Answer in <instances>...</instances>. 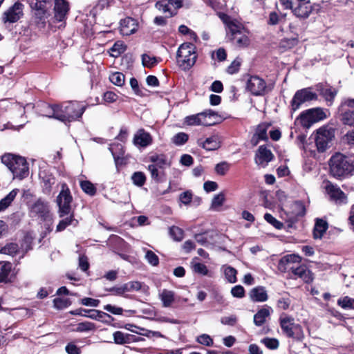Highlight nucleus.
Wrapping results in <instances>:
<instances>
[{"mask_svg": "<svg viewBox=\"0 0 354 354\" xmlns=\"http://www.w3.org/2000/svg\"><path fill=\"white\" fill-rule=\"evenodd\" d=\"M158 297L162 304V306L169 308L171 306L175 301V293L172 290L163 289L159 291Z\"/></svg>", "mask_w": 354, "mask_h": 354, "instance_id": "a878e982", "label": "nucleus"}, {"mask_svg": "<svg viewBox=\"0 0 354 354\" xmlns=\"http://www.w3.org/2000/svg\"><path fill=\"white\" fill-rule=\"evenodd\" d=\"M197 55L195 46L192 43L182 44L177 51L176 62L178 66L184 71L190 69L196 61Z\"/></svg>", "mask_w": 354, "mask_h": 354, "instance_id": "20e7f679", "label": "nucleus"}, {"mask_svg": "<svg viewBox=\"0 0 354 354\" xmlns=\"http://www.w3.org/2000/svg\"><path fill=\"white\" fill-rule=\"evenodd\" d=\"M328 224L326 221L322 219H317L313 230L314 238H322L323 234L326 232Z\"/></svg>", "mask_w": 354, "mask_h": 354, "instance_id": "7c9ffc66", "label": "nucleus"}, {"mask_svg": "<svg viewBox=\"0 0 354 354\" xmlns=\"http://www.w3.org/2000/svg\"><path fill=\"white\" fill-rule=\"evenodd\" d=\"M150 160L153 162L152 165H156L159 169H164L166 166L169 165L165 156L162 154L151 156Z\"/></svg>", "mask_w": 354, "mask_h": 354, "instance_id": "c9c22d12", "label": "nucleus"}, {"mask_svg": "<svg viewBox=\"0 0 354 354\" xmlns=\"http://www.w3.org/2000/svg\"><path fill=\"white\" fill-rule=\"evenodd\" d=\"M273 157L270 150L268 149L266 147L260 146L256 153L255 162L265 167L272 160Z\"/></svg>", "mask_w": 354, "mask_h": 354, "instance_id": "aec40b11", "label": "nucleus"}, {"mask_svg": "<svg viewBox=\"0 0 354 354\" xmlns=\"http://www.w3.org/2000/svg\"><path fill=\"white\" fill-rule=\"evenodd\" d=\"M290 305V300L288 297H282L277 301V307L281 310H287Z\"/></svg>", "mask_w": 354, "mask_h": 354, "instance_id": "774afa93", "label": "nucleus"}, {"mask_svg": "<svg viewBox=\"0 0 354 354\" xmlns=\"http://www.w3.org/2000/svg\"><path fill=\"white\" fill-rule=\"evenodd\" d=\"M104 310L116 315H120L123 313V309L122 308L111 304L105 305L104 306Z\"/></svg>", "mask_w": 354, "mask_h": 354, "instance_id": "338daca9", "label": "nucleus"}, {"mask_svg": "<svg viewBox=\"0 0 354 354\" xmlns=\"http://www.w3.org/2000/svg\"><path fill=\"white\" fill-rule=\"evenodd\" d=\"M337 304L344 309H354V299L349 297L339 299Z\"/></svg>", "mask_w": 354, "mask_h": 354, "instance_id": "c03bdc74", "label": "nucleus"}, {"mask_svg": "<svg viewBox=\"0 0 354 354\" xmlns=\"http://www.w3.org/2000/svg\"><path fill=\"white\" fill-rule=\"evenodd\" d=\"M84 313H88V315L86 314V315H84V316L90 317L93 319H97V320H102V319H104L105 317H109V318L111 317V316L109 315H108L107 313L102 312V311L97 310H84Z\"/></svg>", "mask_w": 354, "mask_h": 354, "instance_id": "4c0bfd02", "label": "nucleus"}, {"mask_svg": "<svg viewBox=\"0 0 354 354\" xmlns=\"http://www.w3.org/2000/svg\"><path fill=\"white\" fill-rule=\"evenodd\" d=\"M326 118V114L321 108H313L302 112L297 121L304 127L308 128L313 123L317 122Z\"/></svg>", "mask_w": 354, "mask_h": 354, "instance_id": "1a4fd4ad", "label": "nucleus"}, {"mask_svg": "<svg viewBox=\"0 0 354 354\" xmlns=\"http://www.w3.org/2000/svg\"><path fill=\"white\" fill-rule=\"evenodd\" d=\"M137 30V24L136 21L131 18H125L120 21V31L123 35H130L133 34Z\"/></svg>", "mask_w": 354, "mask_h": 354, "instance_id": "4be33fe9", "label": "nucleus"}, {"mask_svg": "<svg viewBox=\"0 0 354 354\" xmlns=\"http://www.w3.org/2000/svg\"><path fill=\"white\" fill-rule=\"evenodd\" d=\"M305 214V207L302 203L296 201L292 203L289 209L282 207L281 212V217L282 219L291 224L295 223L298 216H301Z\"/></svg>", "mask_w": 354, "mask_h": 354, "instance_id": "f8f14e48", "label": "nucleus"}, {"mask_svg": "<svg viewBox=\"0 0 354 354\" xmlns=\"http://www.w3.org/2000/svg\"><path fill=\"white\" fill-rule=\"evenodd\" d=\"M94 329V324L91 322H81L77 324L76 329H75L77 332H86L92 330Z\"/></svg>", "mask_w": 354, "mask_h": 354, "instance_id": "5fc2aeb1", "label": "nucleus"}, {"mask_svg": "<svg viewBox=\"0 0 354 354\" xmlns=\"http://www.w3.org/2000/svg\"><path fill=\"white\" fill-rule=\"evenodd\" d=\"M80 187L86 194L90 196H93L96 193V188L94 185L88 180L81 181Z\"/></svg>", "mask_w": 354, "mask_h": 354, "instance_id": "79ce46f5", "label": "nucleus"}, {"mask_svg": "<svg viewBox=\"0 0 354 354\" xmlns=\"http://www.w3.org/2000/svg\"><path fill=\"white\" fill-rule=\"evenodd\" d=\"M1 162L12 173L14 178L23 179L29 174L28 165L26 159L13 154H5L1 157Z\"/></svg>", "mask_w": 354, "mask_h": 354, "instance_id": "7ed1b4c3", "label": "nucleus"}, {"mask_svg": "<svg viewBox=\"0 0 354 354\" xmlns=\"http://www.w3.org/2000/svg\"><path fill=\"white\" fill-rule=\"evenodd\" d=\"M271 309L270 308H262L254 315V323L257 326H262L266 321V319L270 315Z\"/></svg>", "mask_w": 354, "mask_h": 354, "instance_id": "c85d7f7f", "label": "nucleus"}, {"mask_svg": "<svg viewBox=\"0 0 354 354\" xmlns=\"http://www.w3.org/2000/svg\"><path fill=\"white\" fill-rule=\"evenodd\" d=\"M189 136L187 133L180 132L172 138V142L176 145H183L188 140Z\"/></svg>", "mask_w": 354, "mask_h": 354, "instance_id": "de8ad7c7", "label": "nucleus"}, {"mask_svg": "<svg viewBox=\"0 0 354 354\" xmlns=\"http://www.w3.org/2000/svg\"><path fill=\"white\" fill-rule=\"evenodd\" d=\"M228 28V34L230 39L240 48L245 47L250 44L248 32L243 26L234 21H225Z\"/></svg>", "mask_w": 354, "mask_h": 354, "instance_id": "423d86ee", "label": "nucleus"}, {"mask_svg": "<svg viewBox=\"0 0 354 354\" xmlns=\"http://www.w3.org/2000/svg\"><path fill=\"white\" fill-rule=\"evenodd\" d=\"M326 189L330 198L336 201L344 202L346 199L344 193L335 185L328 184Z\"/></svg>", "mask_w": 354, "mask_h": 354, "instance_id": "cd10ccee", "label": "nucleus"}, {"mask_svg": "<svg viewBox=\"0 0 354 354\" xmlns=\"http://www.w3.org/2000/svg\"><path fill=\"white\" fill-rule=\"evenodd\" d=\"M72 202V196L70 190L66 184L62 185V190L57 197V203L59 207V217H64L70 214L71 212V203Z\"/></svg>", "mask_w": 354, "mask_h": 354, "instance_id": "9d476101", "label": "nucleus"}, {"mask_svg": "<svg viewBox=\"0 0 354 354\" xmlns=\"http://www.w3.org/2000/svg\"><path fill=\"white\" fill-rule=\"evenodd\" d=\"M217 116V114L212 110L208 109L205 110L203 112L199 113L200 118V125L203 126H211L216 123L215 118Z\"/></svg>", "mask_w": 354, "mask_h": 354, "instance_id": "bb28decb", "label": "nucleus"}, {"mask_svg": "<svg viewBox=\"0 0 354 354\" xmlns=\"http://www.w3.org/2000/svg\"><path fill=\"white\" fill-rule=\"evenodd\" d=\"M53 0H30V5L35 10L34 20L39 28L46 26L48 18L47 10L51 6Z\"/></svg>", "mask_w": 354, "mask_h": 354, "instance_id": "0eeeda50", "label": "nucleus"}, {"mask_svg": "<svg viewBox=\"0 0 354 354\" xmlns=\"http://www.w3.org/2000/svg\"><path fill=\"white\" fill-rule=\"evenodd\" d=\"M19 192V189H12L7 196L0 201V212L5 210L14 201Z\"/></svg>", "mask_w": 354, "mask_h": 354, "instance_id": "473e14b6", "label": "nucleus"}, {"mask_svg": "<svg viewBox=\"0 0 354 354\" xmlns=\"http://www.w3.org/2000/svg\"><path fill=\"white\" fill-rule=\"evenodd\" d=\"M225 200V194L223 192L215 195L212 198L211 203V208L213 209H217L221 207Z\"/></svg>", "mask_w": 354, "mask_h": 354, "instance_id": "37998d69", "label": "nucleus"}, {"mask_svg": "<svg viewBox=\"0 0 354 354\" xmlns=\"http://www.w3.org/2000/svg\"><path fill=\"white\" fill-rule=\"evenodd\" d=\"M51 112L46 116L55 118L64 122H70L81 118L86 109L82 104L73 102H66L61 105L48 106Z\"/></svg>", "mask_w": 354, "mask_h": 354, "instance_id": "f257e3e1", "label": "nucleus"}, {"mask_svg": "<svg viewBox=\"0 0 354 354\" xmlns=\"http://www.w3.org/2000/svg\"><path fill=\"white\" fill-rule=\"evenodd\" d=\"M197 145L206 151H214L221 147V139L218 135L214 134L205 139H198Z\"/></svg>", "mask_w": 354, "mask_h": 354, "instance_id": "dca6fc26", "label": "nucleus"}, {"mask_svg": "<svg viewBox=\"0 0 354 354\" xmlns=\"http://www.w3.org/2000/svg\"><path fill=\"white\" fill-rule=\"evenodd\" d=\"M145 259L151 265L156 266L159 263V259L158 256L152 251L147 250L145 254Z\"/></svg>", "mask_w": 354, "mask_h": 354, "instance_id": "603ef678", "label": "nucleus"}, {"mask_svg": "<svg viewBox=\"0 0 354 354\" xmlns=\"http://www.w3.org/2000/svg\"><path fill=\"white\" fill-rule=\"evenodd\" d=\"M197 342L203 345L211 346L213 345V339L207 334H203L197 337Z\"/></svg>", "mask_w": 354, "mask_h": 354, "instance_id": "bf43d9fd", "label": "nucleus"}, {"mask_svg": "<svg viewBox=\"0 0 354 354\" xmlns=\"http://www.w3.org/2000/svg\"><path fill=\"white\" fill-rule=\"evenodd\" d=\"M317 90L319 91L320 95H322L327 102L330 103H332L337 94L335 89H332L331 88L324 86L322 84L317 86Z\"/></svg>", "mask_w": 354, "mask_h": 354, "instance_id": "c756f323", "label": "nucleus"}, {"mask_svg": "<svg viewBox=\"0 0 354 354\" xmlns=\"http://www.w3.org/2000/svg\"><path fill=\"white\" fill-rule=\"evenodd\" d=\"M329 167L330 174L336 178H346L354 173V161L348 156L336 153L330 158Z\"/></svg>", "mask_w": 354, "mask_h": 354, "instance_id": "f03ea898", "label": "nucleus"}, {"mask_svg": "<svg viewBox=\"0 0 354 354\" xmlns=\"http://www.w3.org/2000/svg\"><path fill=\"white\" fill-rule=\"evenodd\" d=\"M185 123L189 126H198L200 125L199 113L187 116L185 120Z\"/></svg>", "mask_w": 354, "mask_h": 354, "instance_id": "13d9d810", "label": "nucleus"}, {"mask_svg": "<svg viewBox=\"0 0 354 354\" xmlns=\"http://www.w3.org/2000/svg\"><path fill=\"white\" fill-rule=\"evenodd\" d=\"M241 62L239 59H234L227 67V71L229 74H234L239 71Z\"/></svg>", "mask_w": 354, "mask_h": 354, "instance_id": "680f3d73", "label": "nucleus"}, {"mask_svg": "<svg viewBox=\"0 0 354 354\" xmlns=\"http://www.w3.org/2000/svg\"><path fill=\"white\" fill-rule=\"evenodd\" d=\"M261 342L269 349H277L279 347V343L278 339L275 338H263Z\"/></svg>", "mask_w": 354, "mask_h": 354, "instance_id": "8fccbe9b", "label": "nucleus"}, {"mask_svg": "<svg viewBox=\"0 0 354 354\" xmlns=\"http://www.w3.org/2000/svg\"><path fill=\"white\" fill-rule=\"evenodd\" d=\"M269 127L268 124H261L257 126L255 133L251 138V144L253 146L257 145L261 140H266L268 139L267 130Z\"/></svg>", "mask_w": 354, "mask_h": 354, "instance_id": "5701e85b", "label": "nucleus"}, {"mask_svg": "<svg viewBox=\"0 0 354 354\" xmlns=\"http://www.w3.org/2000/svg\"><path fill=\"white\" fill-rule=\"evenodd\" d=\"M313 10V6L310 5V1H307L299 2L298 6L292 9V13L300 20H305L309 17Z\"/></svg>", "mask_w": 354, "mask_h": 354, "instance_id": "6ab92c4d", "label": "nucleus"}, {"mask_svg": "<svg viewBox=\"0 0 354 354\" xmlns=\"http://www.w3.org/2000/svg\"><path fill=\"white\" fill-rule=\"evenodd\" d=\"M131 180L135 185L142 187L145 183L146 176L143 172L136 171L132 174Z\"/></svg>", "mask_w": 354, "mask_h": 354, "instance_id": "a19ab883", "label": "nucleus"}, {"mask_svg": "<svg viewBox=\"0 0 354 354\" xmlns=\"http://www.w3.org/2000/svg\"><path fill=\"white\" fill-rule=\"evenodd\" d=\"M335 137V130L330 127L319 128L316 133L315 144L318 151L324 152Z\"/></svg>", "mask_w": 354, "mask_h": 354, "instance_id": "6e6552de", "label": "nucleus"}, {"mask_svg": "<svg viewBox=\"0 0 354 354\" xmlns=\"http://www.w3.org/2000/svg\"><path fill=\"white\" fill-rule=\"evenodd\" d=\"M54 307L57 309H63L70 306L71 302L68 299L55 298L53 300Z\"/></svg>", "mask_w": 354, "mask_h": 354, "instance_id": "3c124183", "label": "nucleus"}, {"mask_svg": "<svg viewBox=\"0 0 354 354\" xmlns=\"http://www.w3.org/2000/svg\"><path fill=\"white\" fill-rule=\"evenodd\" d=\"M231 294L234 297L242 298L245 295V290L243 287L240 285L235 286L232 288Z\"/></svg>", "mask_w": 354, "mask_h": 354, "instance_id": "69168bd1", "label": "nucleus"}, {"mask_svg": "<svg viewBox=\"0 0 354 354\" xmlns=\"http://www.w3.org/2000/svg\"><path fill=\"white\" fill-rule=\"evenodd\" d=\"M114 342L117 344H124L129 343L131 340V335L124 333L121 331H116L113 333Z\"/></svg>", "mask_w": 354, "mask_h": 354, "instance_id": "58836bf2", "label": "nucleus"}, {"mask_svg": "<svg viewBox=\"0 0 354 354\" xmlns=\"http://www.w3.org/2000/svg\"><path fill=\"white\" fill-rule=\"evenodd\" d=\"M264 219L269 223L272 224L277 229H281L283 227L282 223L277 221L269 213H266L264 214Z\"/></svg>", "mask_w": 354, "mask_h": 354, "instance_id": "6e6d98bb", "label": "nucleus"}, {"mask_svg": "<svg viewBox=\"0 0 354 354\" xmlns=\"http://www.w3.org/2000/svg\"><path fill=\"white\" fill-rule=\"evenodd\" d=\"M247 88L254 95H263L266 88V82L258 76L250 77L247 82Z\"/></svg>", "mask_w": 354, "mask_h": 354, "instance_id": "4468645a", "label": "nucleus"}, {"mask_svg": "<svg viewBox=\"0 0 354 354\" xmlns=\"http://www.w3.org/2000/svg\"><path fill=\"white\" fill-rule=\"evenodd\" d=\"M230 167V164L226 161H223L218 163L215 166V171L217 174L224 176L228 171Z\"/></svg>", "mask_w": 354, "mask_h": 354, "instance_id": "a18cd8bd", "label": "nucleus"}, {"mask_svg": "<svg viewBox=\"0 0 354 354\" xmlns=\"http://www.w3.org/2000/svg\"><path fill=\"white\" fill-rule=\"evenodd\" d=\"M125 49L126 48L122 42H116L111 48V51L113 52L112 55L118 57L122 53L124 52Z\"/></svg>", "mask_w": 354, "mask_h": 354, "instance_id": "052dcab7", "label": "nucleus"}, {"mask_svg": "<svg viewBox=\"0 0 354 354\" xmlns=\"http://www.w3.org/2000/svg\"><path fill=\"white\" fill-rule=\"evenodd\" d=\"M301 261V258L297 254H288L282 257L278 263V269L281 272H287L288 270H292L295 267V264H299Z\"/></svg>", "mask_w": 354, "mask_h": 354, "instance_id": "2eb2a0df", "label": "nucleus"}, {"mask_svg": "<svg viewBox=\"0 0 354 354\" xmlns=\"http://www.w3.org/2000/svg\"><path fill=\"white\" fill-rule=\"evenodd\" d=\"M69 6L65 0L55 1V16L54 18L57 21H63L68 12Z\"/></svg>", "mask_w": 354, "mask_h": 354, "instance_id": "412c9836", "label": "nucleus"}, {"mask_svg": "<svg viewBox=\"0 0 354 354\" xmlns=\"http://www.w3.org/2000/svg\"><path fill=\"white\" fill-rule=\"evenodd\" d=\"M317 95L316 93L313 92L311 88L308 87L298 90L294 95L291 100V110L296 111L301 106L307 102L314 100H317Z\"/></svg>", "mask_w": 354, "mask_h": 354, "instance_id": "9b49d317", "label": "nucleus"}, {"mask_svg": "<svg viewBox=\"0 0 354 354\" xmlns=\"http://www.w3.org/2000/svg\"><path fill=\"white\" fill-rule=\"evenodd\" d=\"M12 264L9 262H0V283L7 282L11 272Z\"/></svg>", "mask_w": 354, "mask_h": 354, "instance_id": "72a5a7b5", "label": "nucleus"}, {"mask_svg": "<svg viewBox=\"0 0 354 354\" xmlns=\"http://www.w3.org/2000/svg\"><path fill=\"white\" fill-rule=\"evenodd\" d=\"M32 216H38L43 221H51L49 205L47 202L41 199L37 200L30 208Z\"/></svg>", "mask_w": 354, "mask_h": 354, "instance_id": "ddd939ff", "label": "nucleus"}, {"mask_svg": "<svg viewBox=\"0 0 354 354\" xmlns=\"http://www.w3.org/2000/svg\"><path fill=\"white\" fill-rule=\"evenodd\" d=\"M156 7L161 10L164 13H168L167 17H171L174 15H176V12L175 10H171V6L167 2V3H157Z\"/></svg>", "mask_w": 354, "mask_h": 354, "instance_id": "4d7b16f0", "label": "nucleus"}, {"mask_svg": "<svg viewBox=\"0 0 354 354\" xmlns=\"http://www.w3.org/2000/svg\"><path fill=\"white\" fill-rule=\"evenodd\" d=\"M342 121L345 124L354 126V111L345 112L342 115Z\"/></svg>", "mask_w": 354, "mask_h": 354, "instance_id": "864d4df0", "label": "nucleus"}, {"mask_svg": "<svg viewBox=\"0 0 354 354\" xmlns=\"http://www.w3.org/2000/svg\"><path fill=\"white\" fill-rule=\"evenodd\" d=\"M250 299L256 302H264L268 300V296L266 288L263 286H257L251 290Z\"/></svg>", "mask_w": 354, "mask_h": 354, "instance_id": "393cba45", "label": "nucleus"}, {"mask_svg": "<svg viewBox=\"0 0 354 354\" xmlns=\"http://www.w3.org/2000/svg\"><path fill=\"white\" fill-rule=\"evenodd\" d=\"M153 142V138L151 134L143 129L137 131L133 136V144L140 147H147L150 145Z\"/></svg>", "mask_w": 354, "mask_h": 354, "instance_id": "f3484780", "label": "nucleus"}, {"mask_svg": "<svg viewBox=\"0 0 354 354\" xmlns=\"http://www.w3.org/2000/svg\"><path fill=\"white\" fill-rule=\"evenodd\" d=\"M226 57H227L226 52H225V49H223L222 48H218L217 50H216L215 52H213L212 53V59H216L219 62L224 61L226 59Z\"/></svg>", "mask_w": 354, "mask_h": 354, "instance_id": "0e129e2a", "label": "nucleus"}, {"mask_svg": "<svg viewBox=\"0 0 354 354\" xmlns=\"http://www.w3.org/2000/svg\"><path fill=\"white\" fill-rule=\"evenodd\" d=\"M19 252V247L15 243H9L0 249V253L14 257Z\"/></svg>", "mask_w": 354, "mask_h": 354, "instance_id": "f704fd0d", "label": "nucleus"}, {"mask_svg": "<svg viewBox=\"0 0 354 354\" xmlns=\"http://www.w3.org/2000/svg\"><path fill=\"white\" fill-rule=\"evenodd\" d=\"M142 62L144 66L151 68L157 64L158 59L156 57H151L145 54L142 56Z\"/></svg>", "mask_w": 354, "mask_h": 354, "instance_id": "49530a36", "label": "nucleus"}, {"mask_svg": "<svg viewBox=\"0 0 354 354\" xmlns=\"http://www.w3.org/2000/svg\"><path fill=\"white\" fill-rule=\"evenodd\" d=\"M22 15V5L17 3L4 12L3 21L6 23H15L18 21Z\"/></svg>", "mask_w": 354, "mask_h": 354, "instance_id": "a211bd4d", "label": "nucleus"}, {"mask_svg": "<svg viewBox=\"0 0 354 354\" xmlns=\"http://www.w3.org/2000/svg\"><path fill=\"white\" fill-rule=\"evenodd\" d=\"M223 272L227 281L231 283L236 282V270L234 268L229 266H224L223 267Z\"/></svg>", "mask_w": 354, "mask_h": 354, "instance_id": "e433bc0d", "label": "nucleus"}, {"mask_svg": "<svg viewBox=\"0 0 354 354\" xmlns=\"http://www.w3.org/2000/svg\"><path fill=\"white\" fill-rule=\"evenodd\" d=\"M171 236L176 241H181L183 238V230L178 227L172 226L169 229Z\"/></svg>", "mask_w": 354, "mask_h": 354, "instance_id": "09e8293b", "label": "nucleus"}, {"mask_svg": "<svg viewBox=\"0 0 354 354\" xmlns=\"http://www.w3.org/2000/svg\"><path fill=\"white\" fill-rule=\"evenodd\" d=\"M192 199V194L189 191L183 192L179 196V200L181 203L187 205H189Z\"/></svg>", "mask_w": 354, "mask_h": 354, "instance_id": "e2e57ef3", "label": "nucleus"}, {"mask_svg": "<svg viewBox=\"0 0 354 354\" xmlns=\"http://www.w3.org/2000/svg\"><path fill=\"white\" fill-rule=\"evenodd\" d=\"M292 272L295 276L303 279L306 283H310L313 280V277L311 272L304 265L295 267L292 269Z\"/></svg>", "mask_w": 354, "mask_h": 354, "instance_id": "b1692460", "label": "nucleus"}, {"mask_svg": "<svg viewBox=\"0 0 354 354\" xmlns=\"http://www.w3.org/2000/svg\"><path fill=\"white\" fill-rule=\"evenodd\" d=\"M109 80L115 86H122L124 84L125 77L122 73L115 72L110 75Z\"/></svg>", "mask_w": 354, "mask_h": 354, "instance_id": "ea45409f", "label": "nucleus"}, {"mask_svg": "<svg viewBox=\"0 0 354 354\" xmlns=\"http://www.w3.org/2000/svg\"><path fill=\"white\" fill-rule=\"evenodd\" d=\"M68 215V217H66L59 221V223L57 225V232H62L64 230H65L66 227L71 225L73 226L77 225L78 221L74 218L73 214L71 212V214Z\"/></svg>", "mask_w": 354, "mask_h": 354, "instance_id": "2f4dec72", "label": "nucleus"}, {"mask_svg": "<svg viewBox=\"0 0 354 354\" xmlns=\"http://www.w3.org/2000/svg\"><path fill=\"white\" fill-rule=\"evenodd\" d=\"M279 324L283 333L286 337L297 341H302L304 339L302 327L295 322L293 317L282 314L279 317Z\"/></svg>", "mask_w": 354, "mask_h": 354, "instance_id": "39448f33", "label": "nucleus"}]
</instances>
